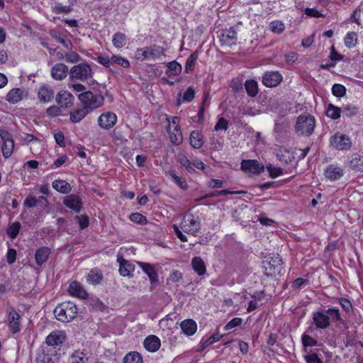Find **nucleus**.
I'll use <instances>...</instances> for the list:
<instances>
[{"instance_id":"obj_1","label":"nucleus","mask_w":363,"mask_h":363,"mask_svg":"<svg viewBox=\"0 0 363 363\" xmlns=\"http://www.w3.org/2000/svg\"><path fill=\"white\" fill-rule=\"evenodd\" d=\"M313 323L318 329H326L330 325V320L335 322L343 321L340 310L333 307L327 310H319L312 313Z\"/></svg>"},{"instance_id":"obj_2","label":"nucleus","mask_w":363,"mask_h":363,"mask_svg":"<svg viewBox=\"0 0 363 363\" xmlns=\"http://www.w3.org/2000/svg\"><path fill=\"white\" fill-rule=\"evenodd\" d=\"M78 313V308L71 301L60 303L54 310L56 318L62 323H68L74 320Z\"/></svg>"},{"instance_id":"obj_3","label":"nucleus","mask_w":363,"mask_h":363,"mask_svg":"<svg viewBox=\"0 0 363 363\" xmlns=\"http://www.w3.org/2000/svg\"><path fill=\"white\" fill-rule=\"evenodd\" d=\"M165 50L163 47L157 45L146 46L138 48L135 52V57L140 61L147 60H155L160 55H164Z\"/></svg>"},{"instance_id":"obj_4","label":"nucleus","mask_w":363,"mask_h":363,"mask_svg":"<svg viewBox=\"0 0 363 363\" xmlns=\"http://www.w3.org/2000/svg\"><path fill=\"white\" fill-rule=\"evenodd\" d=\"M93 74L90 65L85 62L73 66L69 72L70 80H78L82 82L91 79Z\"/></svg>"},{"instance_id":"obj_5","label":"nucleus","mask_w":363,"mask_h":363,"mask_svg":"<svg viewBox=\"0 0 363 363\" xmlns=\"http://www.w3.org/2000/svg\"><path fill=\"white\" fill-rule=\"evenodd\" d=\"M296 131L301 135H311L315 128V118L309 114L301 115L298 117L296 123Z\"/></svg>"},{"instance_id":"obj_6","label":"nucleus","mask_w":363,"mask_h":363,"mask_svg":"<svg viewBox=\"0 0 363 363\" xmlns=\"http://www.w3.org/2000/svg\"><path fill=\"white\" fill-rule=\"evenodd\" d=\"M84 107L89 111L100 107L104 101V96L101 94H94L92 91H84L78 96Z\"/></svg>"},{"instance_id":"obj_7","label":"nucleus","mask_w":363,"mask_h":363,"mask_svg":"<svg viewBox=\"0 0 363 363\" xmlns=\"http://www.w3.org/2000/svg\"><path fill=\"white\" fill-rule=\"evenodd\" d=\"M1 148L3 157L9 158L14 150V140L12 135L4 129H0Z\"/></svg>"},{"instance_id":"obj_8","label":"nucleus","mask_w":363,"mask_h":363,"mask_svg":"<svg viewBox=\"0 0 363 363\" xmlns=\"http://www.w3.org/2000/svg\"><path fill=\"white\" fill-rule=\"evenodd\" d=\"M180 227L184 233L196 235L201 228V223L198 217L187 214L184 217Z\"/></svg>"},{"instance_id":"obj_9","label":"nucleus","mask_w":363,"mask_h":363,"mask_svg":"<svg viewBox=\"0 0 363 363\" xmlns=\"http://www.w3.org/2000/svg\"><path fill=\"white\" fill-rule=\"evenodd\" d=\"M330 145L337 150L344 151L350 150L352 143L349 136L337 132L330 138Z\"/></svg>"},{"instance_id":"obj_10","label":"nucleus","mask_w":363,"mask_h":363,"mask_svg":"<svg viewBox=\"0 0 363 363\" xmlns=\"http://www.w3.org/2000/svg\"><path fill=\"white\" fill-rule=\"evenodd\" d=\"M37 95L40 103L48 104L54 99L55 91L50 85L43 84L40 85Z\"/></svg>"},{"instance_id":"obj_11","label":"nucleus","mask_w":363,"mask_h":363,"mask_svg":"<svg viewBox=\"0 0 363 363\" xmlns=\"http://www.w3.org/2000/svg\"><path fill=\"white\" fill-rule=\"evenodd\" d=\"M66 340V334L62 330H55L50 333L46 339L45 343L53 347H61Z\"/></svg>"},{"instance_id":"obj_12","label":"nucleus","mask_w":363,"mask_h":363,"mask_svg":"<svg viewBox=\"0 0 363 363\" xmlns=\"http://www.w3.org/2000/svg\"><path fill=\"white\" fill-rule=\"evenodd\" d=\"M282 75L277 71L266 72L262 76V83L267 87H274L282 81Z\"/></svg>"},{"instance_id":"obj_13","label":"nucleus","mask_w":363,"mask_h":363,"mask_svg":"<svg viewBox=\"0 0 363 363\" xmlns=\"http://www.w3.org/2000/svg\"><path fill=\"white\" fill-rule=\"evenodd\" d=\"M117 121V116L113 112L102 113L98 118L99 125L106 130L113 128Z\"/></svg>"},{"instance_id":"obj_14","label":"nucleus","mask_w":363,"mask_h":363,"mask_svg":"<svg viewBox=\"0 0 363 363\" xmlns=\"http://www.w3.org/2000/svg\"><path fill=\"white\" fill-rule=\"evenodd\" d=\"M264 169V165L255 160H242L241 162V169L245 172L259 174Z\"/></svg>"},{"instance_id":"obj_15","label":"nucleus","mask_w":363,"mask_h":363,"mask_svg":"<svg viewBox=\"0 0 363 363\" xmlns=\"http://www.w3.org/2000/svg\"><path fill=\"white\" fill-rule=\"evenodd\" d=\"M222 45L230 47L236 44L237 32L233 28L225 30L219 37Z\"/></svg>"},{"instance_id":"obj_16","label":"nucleus","mask_w":363,"mask_h":363,"mask_svg":"<svg viewBox=\"0 0 363 363\" xmlns=\"http://www.w3.org/2000/svg\"><path fill=\"white\" fill-rule=\"evenodd\" d=\"M74 99L72 94L65 90L60 91L55 98L56 102L61 108L70 107L73 104Z\"/></svg>"},{"instance_id":"obj_17","label":"nucleus","mask_w":363,"mask_h":363,"mask_svg":"<svg viewBox=\"0 0 363 363\" xmlns=\"http://www.w3.org/2000/svg\"><path fill=\"white\" fill-rule=\"evenodd\" d=\"M68 292L71 296L79 298L86 299L88 298V293L78 281H72L69 284Z\"/></svg>"},{"instance_id":"obj_18","label":"nucleus","mask_w":363,"mask_h":363,"mask_svg":"<svg viewBox=\"0 0 363 363\" xmlns=\"http://www.w3.org/2000/svg\"><path fill=\"white\" fill-rule=\"evenodd\" d=\"M21 315L13 308H11L9 313L8 320L9 328L12 333H17L21 330L20 323Z\"/></svg>"},{"instance_id":"obj_19","label":"nucleus","mask_w":363,"mask_h":363,"mask_svg":"<svg viewBox=\"0 0 363 363\" xmlns=\"http://www.w3.org/2000/svg\"><path fill=\"white\" fill-rule=\"evenodd\" d=\"M68 67L64 63H57L51 69V76L55 80H62L69 73Z\"/></svg>"},{"instance_id":"obj_20","label":"nucleus","mask_w":363,"mask_h":363,"mask_svg":"<svg viewBox=\"0 0 363 363\" xmlns=\"http://www.w3.org/2000/svg\"><path fill=\"white\" fill-rule=\"evenodd\" d=\"M325 176L331 181L340 179L343 176V169L337 164H330L325 170Z\"/></svg>"},{"instance_id":"obj_21","label":"nucleus","mask_w":363,"mask_h":363,"mask_svg":"<svg viewBox=\"0 0 363 363\" xmlns=\"http://www.w3.org/2000/svg\"><path fill=\"white\" fill-rule=\"evenodd\" d=\"M63 203L67 208L72 209L77 213H79L81 211L82 206L81 199L75 194H71L66 196Z\"/></svg>"},{"instance_id":"obj_22","label":"nucleus","mask_w":363,"mask_h":363,"mask_svg":"<svg viewBox=\"0 0 363 363\" xmlns=\"http://www.w3.org/2000/svg\"><path fill=\"white\" fill-rule=\"evenodd\" d=\"M348 167L356 172H363V156L357 153L351 155L347 160Z\"/></svg>"},{"instance_id":"obj_23","label":"nucleus","mask_w":363,"mask_h":363,"mask_svg":"<svg viewBox=\"0 0 363 363\" xmlns=\"http://www.w3.org/2000/svg\"><path fill=\"white\" fill-rule=\"evenodd\" d=\"M138 264L147 275L152 284H155L158 282V275L153 265L143 262H138Z\"/></svg>"},{"instance_id":"obj_24","label":"nucleus","mask_w":363,"mask_h":363,"mask_svg":"<svg viewBox=\"0 0 363 363\" xmlns=\"http://www.w3.org/2000/svg\"><path fill=\"white\" fill-rule=\"evenodd\" d=\"M143 345L147 351L155 352L160 347L161 342L157 336L151 335L145 339Z\"/></svg>"},{"instance_id":"obj_25","label":"nucleus","mask_w":363,"mask_h":363,"mask_svg":"<svg viewBox=\"0 0 363 363\" xmlns=\"http://www.w3.org/2000/svg\"><path fill=\"white\" fill-rule=\"evenodd\" d=\"M266 274L267 276H272L277 272H280L281 269V259L278 257L275 258H271L270 261H267L265 266Z\"/></svg>"},{"instance_id":"obj_26","label":"nucleus","mask_w":363,"mask_h":363,"mask_svg":"<svg viewBox=\"0 0 363 363\" xmlns=\"http://www.w3.org/2000/svg\"><path fill=\"white\" fill-rule=\"evenodd\" d=\"M118 262H119V272L120 274L126 277L130 276L134 272L135 266L130 261L125 259L123 257H118Z\"/></svg>"},{"instance_id":"obj_27","label":"nucleus","mask_w":363,"mask_h":363,"mask_svg":"<svg viewBox=\"0 0 363 363\" xmlns=\"http://www.w3.org/2000/svg\"><path fill=\"white\" fill-rule=\"evenodd\" d=\"M50 252L51 250L48 247H41L38 248L35 254L36 264L38 266H42L47 262Z\"/></svg>"},{"instance_id":"obj_28","label":"nucleus","mask_w":363,"mask_h":363,"mask_svg":"<svg viewBox=\"0 0 363 363\" xmlns=\"http://www.w3.org/2000/svg\"><path fill=\"white\" fill-rule=\"evenodd\" d=\"M182 332L187 336L193 335L197 330L196 323L192 319H186L180 324Z\"/></svg>"},{"instance_id":"obj_29","label":"nucleus","mask_w":363,"mask_h":363,"mask_svg":"<svg viewBox=\"0 0 363 363\" xmlns=\"http://www.w3.org/2000/svg\"><path fill=\"white\" fill-rule=\"evenodd\" d=\"M192 268L199 276L204 275L206 272V265L203 259L199 257H195L191 261Z\"/></svg>"},{"instance_id":"obj_30","label":"nucleus","mask_w":363,"mask_h":363,"mask_svg":"<svg viewBox=\"0 0 363 363\" xmlns=\"http://www.w3.org/2000/svg\"><path fill=\"white\" fill-rule=\"evenodd\" d=\"M23 91L19 88L11 89L6 95V100L11 104H17L23 99Z\"/></svg>"},{"instance_id":"obj_31","label":"nucleus","mask_w":363,"mask_h":363,"mask_svg":"<svg viewBox=\"0 0 363 363\" xmlns=\"http://www.w3.org/2000/svg\"><path fill=\"white\" fill-rule=\"evenodd\" d=\"M166 66L167 67V69L166 70L165 73L169 77L179 75L182 72V65L176 60H173L167 63Z\"/></svg>"},{"instance_id":"obj_32","label":"nucleus","mask_w":363,"mask_h":363,"mask_svg":"<svg viewBox=\"0 0 363 363\" xmlns=\"http://www.w3.org/2000/svg\"><path fill=\"white\" fill-rule=\"evenodd\" d=\"M189 140L191 146L196 149L201 147L203 144V135L197 130H194L191 133Z\"/></svg>"},{"instance_id":"obj_33","label":"nucleus","mask_w":363,"mask_h":363,"mask_svg":"<svg viewBox=\"0 0 363 363\" xmlns=\"http://www.w3.org/2000/svg\"><path fill=\"white\" fill-rule=\"evenodd\" d=\"M88 355L84 351L75 350L70 356L71 363H88Z\"/></svg>"},{"instance_id":"obj_34","label":"nucleus","mask_w":363,"mask_h":363,"mask_svg":"<svg viewBox=\"0 0 363 363\" xmlns=\"http://www.w3.org/2000/svg\"><path fill=\"white\" fill-rule=\"evenodd\" d=\"M170 141L174 145H179L183 140L182 133L180 128H168Z\"/></svg>"},{"instance_id":"obj_35","label":"nucleus","mask_w":363,"mask_h":363,"mask_svg":"<svg viewBox=\"0 0 363 363\" xmlns=\"http://www.w3.org/2000/svg\"><path fill=\"white\" fill-rule=\"evenodd\" d=\"M52 187L61 194H68L71 191L70 184L65 180H55L52 182Z\"/></svg>"},{"instance_id":"obj_36","label":"nucleus","mask_w":363,"mask_h":363,"mask_svg":"<svg viewBox=\"0 0 363 363\" xmlns=\"http://www.w3.org/2000/svg\"><path fill=\"white\" fill-rule=\"evenodd\" d=\"M89 112L88 109L83 106L70 113V120L73 123H78L85 118Z\"/></svg>"},{"instance_id":"obj_37","label":"nucleus","mask_w":363,"mask_h":363,"mask_svg":"<svg viewBox=\"0 0 363 363\" xmlns=\"http://www.w3.org/2000/svg\"><path fill=\"white\" fill-rule=\"evenodd\" d=\"M245 88L248 96L250 97H255L258 94V84L254 79L246 80L245 82Z\"/></svg>"},{"instance_id":"obj_38","label":"nucleus","mask_w":363,"mask_h":363,"mask_svg":"<svg viewBox=\"0 0 363 363\" xmlns=\"http://www.w3.org/2000/svg\"><path fill=\"white\" fill-rule=\"evenodd\" d=\"M103 276L100 270L97 269H91L87 274L86 280L89 284H98L102 280Z\"/></svg>"},{"instance_id":"obj_39","label":"nucleus","mask_w":363,"mask_h":363,"mask_svg":"<svg viewBox=\"0 0 363 363\" xmlns=\"http://www.w3.org/2000/svg\"><path fill=\"white\" fill-rule=\"evenodd\" d=\"M199 57V53L197 51L193 52L190 56L186 59L185 63V72L190 73L191 72L196 65V61Z\"/></svg>"},{"instance_id":"obj_40","label":"nucleus","mask_w":363,"mask_h":363,"mask_svg":"<svg viewBox=\"0 0 363 363\" xmlns=\"http://www.w3.org/2000/svg\"><path fill=\"white\" fill-rule=\"evenodd\" d=\"M126 42V36L123 33L117 32L113 36L112 43L116 48H122L125 45Z\"/></svg>"},{"instance_id":"obj_41","label":"nucleus","mask_w":363,"mask_h":363,"mask_svg":"<svg viewBox=\"0 0 363 363\" xmlns=\"http://www.w3.org/2000/svg\"><path fill=\"white\" fill-rule=\"evenodd\" d=\"M167 174L170 177L171 179L177 184L182 189L186 190L188 188V184L184 179L177 176L173 169H170Z\"/></svg>"},{"instance_id":"obj_42","label":"nucleus","mask_w":363,"mask_h":363,"mask_svg":"<svg viewBox=\"0 0 363 363\" xmlns=\"http://www.w3.org/2000/svg\"><path fill=\"white\" fill-rule=\"evenodd\" d=\"M123 363H143V357L138 352H130L128 353L123 360Z\"/></svg>"},{"instance_id":"obj_43","label":"nucleus","mask_w":363,"mask_h":363,"mask_svg":"<svg viewBox=\"0 0 363 363\" xmlns=\"http://www.w3.org/2000/svg\"><path fill=\"white\" fill-rule=\"evenodd\" d=\"M195 97V90L192 86H189L184 91L182 99L177 100V105H180L182 102H190Z\"/></svg>"},{"instance_id":"obj_44","label":"nucleus","mask_w":363,"mask_h":363,"mask_svg":"<svg viewBox=\"0 0 363 363\" xmlns=\"http://www.w3.org/2000/svg\"><path fill=\"white\" fill-rule=\"evenodd\" d=\"M341 113V108L335 106L332 104H330L327 108L326 115L328 117L333 120H336L340 117Z\"/></svg>"},{"instance_id":"obj_45","label":"nucleus","mask_w":363,"mask_h":363,"mask_svg":"<svg viewBox=\"0 0 363 363\" xmlns=\"http://www.w3.org/2000/svg\"><path fill=\"white\" fill-rule=\"evenodd\" d=\"M111 60L112 61V65L116 64L123 68H128L130 67L128 60L122 56L113 55L111 57Z\"/></svg>"},{"instance_id":"obj_46","label":"nucleus","mask_w":363,"mask_h":363,"mask_svg":"<svg viewBox=\"0 0 363 363\" xmlns=\"http://www.w3.org/2000/svg\"><path fill=\"white\" fill-rule=\"evenodd\" d=\"M52 36L55 38L59 43H62L65 48L68 50H72V42L68 38L62 37L59 32H53L52 33Z\"/></svg>"},{"instance_id":"obj_47","label":"nucleus","mask_w":363,"mask_h":363,"mask_svg":"<svg viewBox=\"0 0 363 363\" xmlns=\"http://www.w3.org/2000/svg\"><path fill=\"white\" fill-rule=\"evenodd\" d=\"M269 28L272 32L280 34L284 30L285 25L281 21H273L269 24Z\"/></svg>"},{"instance_id":"obj_48","label":"nucleus","mask_w":363,"mask_h":363,"mask_svg":"<svg viewBox=\"0 0 363 363\" xmlns=\"http://www.w3.org/2000/svg\"><path fill=\"white\" fill-rule=\"evenodd\" d=\"M357 42V34L354 32L348 33L345 38V44L347 48H353Z\"/></svg>"},{"instance_id":"obj_49","label":"nucleus","mask_w":363,"mask_h":363,"mask_svg":"<svg viewBox=\"0 0 363 363\" xmlns=\"http://www.w3.org/2000/svg\"><path fill=\"white\" fill-rule=\"evenodd\" d=\"M343 116L352 117L357 114V108L351 105H347L341 108Z\"/></svg>"},{"instance_id":"obj_50","label":"nucleus","mask_w":363,"mask_h":363,"mask_svg":"<svg viewBox=\"0 0 363 363\" xmlns=\"http://www.w3.org/2000/svg\"><path fill=\"white\" fill-rule=\"evenodd\" d=\"M21 224L18 222H15L9 225L7 230V234L11 238H15L19 233Z\"/></svg>"},{"instance_id":"obj_51","label":"nucleus","mask_w":363,"mask_h":363,"mask_svg":"<svg viewBox=\"0 0 363 363\" xmlns=\"http://www.w3.org/2000/svg\"><path fill=\"white\" fill-rule=\"evenodd\" d=\"M302 344L304 347H314L318 344V341L307 334H303L301 337Z\"/></svg>"},{"instance_id":"obj_52","label":"nucleus","mask_w":363,"mask_h":363,"mask_svg":"<svg viewBox=\"0 0 363 363\" xmlns=\"http://www.w3.org/2000/svg\"><path fill=\"white\" fill-rule=\"evenodd\" d=\"M65 60L69 63H76L81 60L79 55L70 50L69 52L65 53Z\"/></svg>"},{"instance_id":"obj_53","label":"nucleus","mask_w":363,"mask_h":363,"mask_svg":"<svg viewBox=\"0 0 363 363\" xmlns=\"http://www.w3.org/2000/svg\"><path fill=\"white\" fill-rule=\"evenodd\" d=\"M179 162L182 166L185 167L186 170L192 173L194 172V167L192 166L193 163L184 155L179 157Z\"/></svg>"},{"instance_id":"obj_54","label":"nucleus","mask_w":363,"mask_h":363,"mask_svg":"<svg viewBox=\"0 0 363 363\" xmlns=\"http://www.w3.org/2000/svg\"><path fill=\"white\" fill-rule=\"evenodd\" d=\"M333 94L337 97L343 96L346 93L345 87L340 84H335L332 87Z\"/></svg>"},{"instance_id":"obj_55","label":"nucleus","mask_w":363,"mask_h":363,"mask_svg":"<svg viewBox=\"0 0 363 363\" xmlns=\"http://www.w3.org/2000/svg\"><path fill=\"white\" fill-rule=\"evenodd\" d=\"M182 279V273L179 270L172 271L168 278L167 279V284H169L170 281L177 283L179 282Z\"/></svg>"},{"instance_id":"obj_56","label":"nucleus","mask_w":363,"mask_h":363,"mask_svg":"<svg viewBox=\"0 0 363 363\" xmlns=\"http://www.w3.org/2000/svg\"><path fill=\"white\" fill-rule=\"evenodd\" d=\"M130 219L136 223L143 225L147 223L146 218L139 213H134L130 216Z\"/></svg>"},{"instance_id":"obj_57","label":"nucleus","mask_w":363,"mask_h":363,"mask_svg":"<svg viewBox=\"0 0 363 363\" xmlns=\"http://www.w3.org/2000/svg\"><path fill=\"white\" fill-rule=\"evenodd\" d=\"M242 319L240 318H234L231 320H230L224 327L225 330H228L233 329L237 326H239L242 324Z\"/></svg>"},{"instance_id":"obj_58","label":"nucleus","mask_w":363,"mask_h":363,"mask_svg":"<svg viewBox=\"0 0 363 363\" xmlns=\"http://www.w3.org/2000/svg\"><path fill=\"white\" fill-rule=\"evenodd\" d=\"M228 128V121L224 118H219L214 127V130H226Z\"/></svg>"},{"instance_id":"obj_59","label":"nucleus","mask_w":363,"mask_h":363,"mask_svg":"<svg viewBox=\"0 0 363 363\" xmlns=\"http://www.w3.org/2000/svg\"><path fill=\"white\" fill-rule=\"evenodd\" d=\"M75 218L78 220L79 227L82 230L89 226V219L86 216H77Z\"/></svg>"},{"instance_id":"obj_60","label":"nucleus","mask_w":363,"mask_h":363,"mask_svg":"<svg viewBox=\"0 0 363 363\" xmlns=\"http://www.w3.org/2000/svg\"><path fill=\"white\" fill-rule=\"evenodd\" d=\"M230 86L235 92H239L242 90L243 85L240 80L238 79H234L231 81V83L230 84Z\"/></svg>"},{"instance_id":"obj_61","label":"nucleus","mask_w":363,"mask_h":363,"mask_svg":"<svg viewBox=\"0 0 363 363\" xmlns=\"http://www.w3.org/2000/svg\"><path fill=\"white\" fill-rule=\"evenodd\" d=\"M339 303L346 312H350L352 310V305L349 299L341 298L339 299Z\"/></svg>"},{"instance_id":"obj_62","label":"nucleus","mask_w":363,"mask_h":363,"mask_svg":"<svg viewBox=\"0 0 363 363\" xmlns=\"http://www.w3.org/2000/svg\"><path fill=\"white\" fill-rule=\"evenodd\" d=\"M96 61L106 67H110L112 65V61L109 56H99L96 58Z\"/></svg>"},{"instance_id":"obj_63","label":"nucleus","mask_w":363,"mask_h":363,"mask_svg":"<svg viewBox=\"0 0 363 363\" xmlns=\"http://www.w3.org/2000/svg\"><path fill=\"white\" fill-rule=\"evenodd\" d=\"M38 203V200L32 195H28L24 200V205L28 208H33Z\"/></svg>"},{"instance_id":"obj_64","label":"nucleus","mask_w":363,"mask_h":363,"mask_svg":"<svg viewBox=\"0 0 363 363\" xmlns=\"http://www.w3.org/2000/svg\"><path fill=\"white\" fill-rule=\"evenodd\" d=\"M305 359L307 363H322V361L315 353L306 355Z\"/></svg>"}]
</instances>
